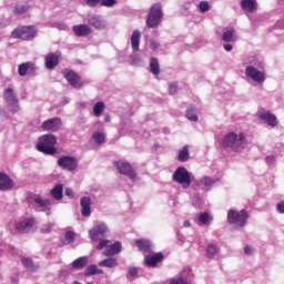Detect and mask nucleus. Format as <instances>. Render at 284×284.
<instances>
[{
    "label": "nucleus",
    "mask_w": 284,
    "mask_h": 284,
    "mask_svg": "<svg viewBox=\"0 0 284 284\" xmlns=\"http://www.w3.org/2000/svg\"><path fill=\"white\" fill-rule=\"evenodd\" d=\"M246 143L247 141L245 140L244 133L237 134L235 132H230L224 135L222 141V148H231V150L239 152V150H243Z\"/></svg>",
    "instance_id": "2"
},
{
    "label": "nucleus",
    "mask_w": 284,
    "mask_h": 284,
    "mask_svg": "<svg viewBox=\"0 0 284 284\" xmlns=\"http://www.w3.org/2000/svg\"><path fill=\"white\" fill-rule=\"evenodd\" d=\"M135 245L142 254H150L152 252V243L150 240L140 239L135 241Z\"/></svg>",
    "instance_id": "20"
},
{
    "label": "nucleus",
    "mask_w": 284,
    "mask_h": 284,
    "mask_svg": "<svg viewBox=\"0 0 284 284\" xmlns=\"http://www.w3.org/2000/svg\"><path fill=\"white\" fill-rule=\"evenodd\" d=\"M104 121H105V123H110V121H111L110 115H105V116H104Z\"/></svg>",
    "instance_id": "59"
},
{
    "label": "nucleus",
    "mask_w": 284,
    "mask_h": 284,
    "mask_svg": "<svg viewBox=\"0 0 284 284\" xmlns=\"http://www.w3.org/2000/svg\"><path fill=\"white\" fill-rule=\"evenodd\" d=\"M173 181L182 185L184 190H187L192 185V179L190 178V172L185 166H179L173 173Z\"/></svg>",
    "instance_id": "5"
},
{
    "label": "nucleus",
    "mask_w": 284,
    "mask_h": 284,
    "mask_svg": "<svg viewBox=\"0 0 284 284\" xmlns=\"http://www.w3.org/2000/svg\"><path fill=\"white\" fill-rule=\"evenodd\" d=\"M100 4L104 8H112V6H116V0H101Z\"/></svg>",
    "instance_id": "45"
},
{
    "label": "nucleus",
    "mask_w": 284,
    "mask_h": 284,
    "mask_svg": "<svg viewBox=\"0 0 284 284\" xmlns=\"http://www.w3.org/2000/svg\"><path fill=\"white\" fill-rule=\"evenodd\" d=\"M253 252H254V248H252V246L246 245V246L244 247V253L247 254L248 256L252 255Z\"/></svg>",
    "instance_id": "52"
},
{
    "label": "nucleus",
    "mask_w": 284,
    "mask_h": 284,
    "mask_svg": "<svg viewBox=\"0 0 284 284\" xmlns=\"http://www.w3.org/2000/svg\"><path fill=\"white\" fill-rule=\"evenodd\" d=\"M150 70L154 74V77H159V74H161V65L159 64V59H150Z\"/></svg>",
    "instance_id": "29"
},
{
    "label": "nucleus",
    "mask_w": 284,
    "mask_h": 284,
    "mask_svg": "<svg viewBox=\"0 0 284 284\" xmlns=\"http://www.w3.org/2000/svg\"><path fill=\"white\" fill-rule=\"evenodd\" d=\"M186 119H189V121H199V116L194 114V108L190 106L186 110Z\"/></svg>",
    "instance_id": "43"
},
{
    "label": "nucleus",
    "mask_w": 284,
    "mask_h": 284,
    "mask_svg": "<svg viewBox=\"0 0 284 284\" xmlns=\"http://www.w3.org/2000/svg\"><path fill=\"white\" fill-rule=\"evenodd\" d=\"M12 39H21L22 41H32L37 37V29L32 26H22L14 29L11 33Z\"/></svg>",
    "instance_id": "3"
},
{
    "label": "nucleus",
    "mask_w": 284,
    "mask_h": 284,
    "mask_svg": "<svg viewBox=\"0 0 284 284\" xmlns=\"http://www.w3.org/2000/svg\"><path fill=\"white\" fill-rule=\"evenodd\" d=\"M22 265L28 270L29 272H37L39 270V266L34 265V262L30 257H23L22 258Z\"/></svg>",
    "instance_id": "33"
},
{
    "label": "nucleus",
    "mask_w": 284,
    "mask_h": 284,
    "mask_svg": "<svg viewBox=\"0 0 284 284\" xmlns=\"http://www.w3.org/2000/svg\"><path fill=\"white\" fill-rule=\"evenodd\" d=\"M200 184L202 185V189L203 190H210V187H212V185H214V180H212L211 178L206 176V178H203L201 181H200Z\"/></svg>",
    "instance_id": "41"
},
{
    "label": "nucleus",
    "mask_w": 284,
    "mask_h": 284,
    "mask_svg": "<svg viewBox=\"0 0 284 284\" xmlns=\"http://www.w3.org/2000/svg\"><path fill=\"white\" fill-rule=\"evenodd\" d=\"M37 67H34V63L31 62H24L19 64L18 67V74L20 77H26L28 74V70L34 71Z\"/></svg>",
    "instance_id": "25"
},
{
    "label": "nucleus",
    "mask_w": 284,
    "mask_h": 284,
    "mask_svg": "<svg viewBox=\"0 0 284 284\" xmlns=\"http://www.w3.org/2000/svg\"><path fill=\"white\" fill-rule=\"evenodd\" d=\"M277 212H280V214H284V201L277 204Z\"/></svg>",
    "instance_id": "53"
},
{
    "label": "nucleus",
    "mask_w": 284,
    "mask_h": 284,
    "mask_svg": "<svg viewBox=\"0 0 284 284\" xmlns=\"http://www.w3.org/2000/svg\"><path fill=\"white\" fill-rule=\"evenodd\" d=\"M104 110H105V103H103L102 101L97 102L93 106L94 116H101Z\"/></svg>",
    "instance_id": "37"
},
{
    "label": "nucleus",
    "mask_w": 284,
    "mask_h": 284,
    "mask_svg": "<svg viewBox=\"0 0 284 284\" xmlns=\"http://www.w3.org/2000/svg\"><path fill=\"white\" fill-rule=\"evenodd\" d=\"M3 99H4L6 103L17 100V94H14V89L12 88V85H9L3 91Z\"/></svg>",
    "instance_id": "30"
},
{
    "label": "nucleus",
    "mask_w": 284,
    "mask_h": 284,
    "mask_svg": "<svg viewBox=\"0 0 284 284\" xmlns=\"http://www.w3.org/2000/svg\"><path fill=\"white\" fill-rule=\"evenodd\" d=\"M140 43H141V32L139 30H134L131 36V48L134 52H139Z\"/></svg>",
    "instance_id": "23"
},
{
    "label": "nucleus",
    "mask_w": 284,
    "mask_h": 284,
    "mask_svg": "<svg viewBox=\"0 0 284 284\" xmlns=\"http://www.w3.org/2000/svg\"><path fill=\"white\" fill-rule=\"evenodd\" d=\"M170 284H192V283L185 282L183 277H179V278H171Z\"/></svg>",
    "instance_id": "48"
},
{
    "label": "nucleus",
    "mask_w": 284,
    "mask_h": 284,
    "mask_svg": "<svg viewBox=\"0 0 284 284\" xmlns=\"http://www.w3.org/2000/svg\"><path fill=\"white\" fill-rule=\"evenodd\" d=\"M63 75L72 88H83V81H81V77H79L77 72L72 70H64Z\"/></svg>",
    "instance_id": "11"
},
{
    "label": "nucleus",
    "mask_w": 284,
    "mask_h": 284,
    "mask_svg": "<svg viewBox=\"0 0 284 284\" xmlns=\"http://www.w3.org/2000/svg\"><path fill=\"white\" fill-rule=\"evenodd\" d=\"M212 221H213V217L207 212L201 213L199 216V222L202 223V225H210Z\"/></svg>",
    "instance_id": "38"
},
{
    "label": "nucleus",
    "mask_w": 284,
    "mask_h": 284,
    "mask_svg": "<svg viewBox=\"0 0 284 284\" xmlns=\"http://www.w3.org/2000/svg\"><path fill=\"white\" fill-rule=\"evenodd\" d=\"M232 49H233L232 44H224V50L226 52H232Z\"/></svg>",
    "instance_id": "57"
},
{
    "label": "nucleus",
    "mask_w": 284,
    "mask_h": 284,
    "mask_svg": "<svg viewBox=\"0 0 284 284\" xmlns=\"http://www.w3.org/2000/svg\"><path fill=\"white\" fill-rule=\"evenodd\" d=\"M94 274H103V270H99L97 264L89 265L84 271V276H94Z\"/></svg>",
    "instance_id": "35"
},
{
    "label": "nucleus",
    "mask_w": 284,
    "mask_h": 284,
    "mask_svg": "<svg viewBox=\"0 0 284 284\" xmlns=\"http://www.w3.org/2000/svg\"><path fill=\"white\" fill-rule=\"evenodd\" d=\"M163 253L159 252L149 257H145L144 264L146 265V267H156V264L163 262Z\"/></svg>",
    "instance_id": "19"
},
{
    "label": "nucleus",
    "mask_w": 284,
    "mask_h": 284,
    "mask_svg": "<svg viewBox=\"0 0 284 284\" xmlns=\"http://www.w3.org/2000/svg\"><path fill=\"white\" fill-rule=\"evenodd\" d=\"M190 225H191V224H190V221H185V222H184V227H190Z\"/></svg>",
    "instance_id": "60"
},
{
    "label": "nucleus",
    "mask_w": 284,
    "mask_h": 284,
    "mask_svg": "<svg viewBox=\"0 0 284 284\" xmlns=\"http://www.w3.org/2000/svg\"><path fill=\"white\" fill-rule=\"evenodd\" d=\"M98 265H99V267L112 268V267H118L119 262L114 257H109V258H105V260L99 262Z\"/></svg>",
    "instance_id": "28"
},
{
    "label": "nucleus",
    "mask_w": 284,
    "mask_h": 284,
    "mask_svg": "<svg viewBox=\"0 0 284 284\" xmlns=\"http://www.w3.org/2000/svg\"><path fill=\"white\" fill-rule=\"evenodd\" d=\"M33 203H36V205H39V207H41L42 212H45V211L52 209L51 207L52 201H50V199H43L39 195L33 199Z\"/></svg>",
    "instance_id": "22"
},
{
    "label": "nucleus",
    "mask_w": 284,
    "mask_h": 284,
    "mask_svg": "<svg viewBox=\"0 0 284 284\" xmlns=\"http://www.w3.org/2000/svg\"><path fill=\"white\" fill-rule=\"evenodd\" d=\"M241 8L242 10H246V12H255L256 0H242Z\"/></svg>",
    "instance_id": "27"
},
{
    "label": "nucleus",
    "mask_w": 284,
    "mask_h": 284,
    "mask_svg": "<svg viewBox=\"0 0 284 284\" xmlns=\"http://www.w3.org/2000/svg\"><path fill=\"white\" fill-rule=\"evenodd\" d=\"M50 230H51L50 225L42 227V232H44L47 234L50 232Z\"/></svg>",
    "instance_id": "58"
},
{
    "label": "nucleus",
    "mask_w": 284,
    "mask_h": 284,
    "mask_svg": "<svg viewBox=\"0 0 284 284\" xmlns=\"http://www.w3.org/2000/svg\"><path fill=\"white\" fill-rule=\"evenodd\" d=\"M113 165H115L120 174H123L124 176H129L131 181H136V171L134 170V168L130 165V163L114 161Z\"/></svg>",
    "instance_id": "8"
},
{
    "label": "nucleus",
    "mask_w": 284,
    "mask_h": 284,
    "mask_svg": "<svg viewBox=\"0 0 284 284\" xmlns=\"http://www.w3.org/2000/svg\"><path fill=\"white\" fill-rule=\"evenodd\" d=\"M219 252V247L214 244H209L206 247V256L207 258H214Z\"/></svg>",
    "instance_id": "40"
},
{
    "label": "nucleus",
    "mask_w": 284,
    "mask_h": 284,
    "mask_svg": "<svg viewBox=\"0 0 284 284\" xmlns=\"http://www.w3.org/2000/svg\"><path fill=\"white\" fill-rule=\"evenodd\" d=\"M64 194L65 196H69V199H74V191L70 187L65 189Z\"/></svg>",
    "instance_id": "50"
},
{
    "label": "nucleus",
    "mask_w": 284,
    "mask_h": 284,
    "mask_svg": "<svg viewBox=\"0 0 284 284\" xmlns=\"http://www.w3.org/2000/svg\"><path fill=\"white\" fill-rule=\"evenodd\" d=\"M72 284H81V282H79V281H74Z\"/></svg>",
    "instance_id": "61"
},
{
    "label": "nucleus",
    "mask_w": 284,
    "mask_h": 284,
    "mask_svg": "<svg viewBox=\"0 0 284 284\" xmlns=\"http://www.w3.org/2000/svg\"><path fill=\"white\" fill-rule=\"evenodd\" d=\"M72 31L75 37H89V34H92V28L88 24H75L73 26Z\"/></svg>",
    "instance_id": "17"
},
{
    "label": "nucleus",
    "mask_w": 284,
    "mask_h": 284,
    "mask_svg": "<svg viewBox=\"0 0 284 284\" xmlns=\"http://www.w3.org/2000/svg\"><path fill=\"white\" fill-rule=\"evenodd\" d=\"M47 70H54V67L59 64V55L55 53H49L44 58Z\"/></svg>",
    "instance_id": "21"
},
{
    "label": "nucleus",
    "mask_w": 284,
    "mask_h": 284,
    "mask_svg": "<svg viewBox=\"0 0 284 284\" xmlns=\"http://www.w3.org/2000/svg\"><path fill=\"white\" fill-rule=\"evenodd\" d=\"M274 161H276V159L274 158V155H268L266 156V163L268 165H272V163H274Z\"/></svg>",
    "instance_id": "54"
},
{
    "label": "nucleus",
    "mask_w": 284,
    "mask_h": 284,
    "mask_svg": "<svg viewBox=\"0 0 284 284\" xmlns=\"http://www.w3.org/2000/svg\"><path fill=\"white\" fill-rule=\"evenodd\" d=\"M178 161L180 163H185L186 161H190V149L187 148V145L183 146V149L180 150Z\"/></svg>",
    "instance_id": "31"
},
{
    "label": "nucleus",
    "mask_w": 284,
    "mask_h": 284,
    "mask_svg": "<svg viewBox=\"0 0 284 284\" xmlns=\"http://www.w3.org/2000/svg\"><path fill=\"white\" fill-rule=\"evenodd\" d=\"M93 141L98 144L101 145L102 143H105V134L103 133H94L92 136Z\"/></svg>",
    "instance_id": "42"
},
{
    "label": "nucleus",
    "mask_w": 284,
    "mask_h": 284,
    "mask_svg": "<svg viewBox=\"0 0 284 284\" xmlns=\"http://www.w3.org/2000/svg\"><path fill=\"white\" fill-rule=\"evenodd\" d=\"M247 219H250V215L245 210H241L240 212L236 210H230L227 213V222L231 225H237V227H244L247 223Z\"/></svg>",
    "instance_id": "4"
},
{
    "label": "nucleus",
    "mask_w": 284,
    "mask_h": 284,
    "mask_svg": "<svg viewBox=\"0 0 284 284\" xmlns=\"http://www.w3.org/2000/svg\"><path fill=\"white\" fill-rule=\"evenodd\" d=\"M81 214L82 216H90L92 214V199L90 196H83L80 199Z\"/></svg>",
    "instance_id": "16"
},
{
    "label": "nucleus",
    "mask_w": 284,
    "mask_h": 284,
    "mask_svg": "<svg viewBox=\"0 0 284 284\" xmlns=\"http://www.w3.org/2000/svg\"><path fill=\"white\" fill-rule=\"evenodd\" d=\"M235 37H236V31L233 28L226 29L222 34V41L230 43V41H234Z\"/></svg>",
    "instance_id": "34"
},
{
    "label": "nucleus",
    "mask_w": 284,
    "mask_h": 284,
    "mask_svg": "<svg viewBox=\"0 0 284 284\" xmlns=\"http://www.w3.org/2000/svg\"><path fill=\"white\" fill-rule=\"evenodd\" d=\"M62 121L61 118H52L49 120H45L42 125L41 129L44 132H59V130H61V125H62Z\"/></svg>",
    "instance_id": "10"
},
{
    "label": "nucleus",
    "mask_w": 284,
    "mask_h": 284,
    "mask_svg": "<svg viewBox=\"0 0 284 284\" xmlns=\"http://www.w3.org/2000/svg\"><path fill=\"white\" fill-rule=\"evenodd\" d=\"M258 118L262 121H265L271 128H276L278 125V120H276V115L271 113L270 111L261 110L258 111Z\"/></svg>",
    "instance_id": "14"
},
{
    "label": "nucleus",
    "mask_w": 284,
    "mask_h": 284,
    "mask_svg": "<svg viewBox=\"0 0 284 284\" xmlns=\"http://www.w3.org/2000/svg\"><path fill=\"white\" fill-rule=\"evenodd\" d=\"M121 250H123L121 242H114L113 244L106 246V248L103 251V256H116V254H121Z\"/></svg>",
    "instance_id": "18"
},
{
    "label": "nucleus",
    "mask_w": 284,
    "mask_h": 284,
    "mask_svg": "<svg viewBox=\"0 0 284 284\" xmlns=\"http://www.w3.org/2000/svg\"><path fill=\"white\" fill-rule=\"evenodd\" d=\"M7 104H8L10 112H12V114H17V112H19V110L21 109L19 106V99L11 100V101L7 102Z\"/></svg>",
    "instance_id": "39"
},
{
    "label": "nucleus",
    "mask_w": 284,
    "mask_h": 284,
    "mask_svg": "<svg viewBox=\"0 0 284 284\" xmlns=\"http://www.w3.org/2000/svg\"><path fill=\"white\" fill-rule=\"evenodd\" d=\"M89 26L95 28V30H103L105 28V22L99 16H93L89 19Z\"/></svg>",
    "instance_id": "24"
},
{
    "label": "nucleus",
    "mask_w": 284,
    "mask_h": 284,
    "mask_svg": "<svg viewBox=\"0 0 284 284\" xmlns=\"http://www.w3.org/2000/svg\"><path fill=\"white\" fill-rule=\"evenodd\" d=\"M14 187V181L10 179L9 174L0 172V192H8Z\"/></svg>",
    "instance_id": "15"
},
{
    "label": "nucleus",
    "mask_w": 284,
    "mask_h": 284,
    "mask_svg": "<svg viewBox=\"0 0 284 284\" xmlns=\"http://www.w3.org/2000/svg\"><path fill=\"white\" fill-rule=\"evenodd\" d=\"M28 10H30V4L28 2L20 3L14 7L16 14H26Z\"/></svg>",
    "instance_id": "36"
},
{
    "label": "nucleus",
    "mask_w": 284,
    "mask_h": 284,
    "mask_svg": "<svg viewBox=\"0 0 284 284\" xmlns=\"http://www.w3.org/2000/svg\"><path fill=\"white\" fill-rule=\"evenodd\" d=\"M87 284H94V282H88Z\"/></svg>",
    "instance_id": "62"
},
{
    "label": "nucleus",
    "mask_w": 284,
    "mask_h": 284,
    "mask_svg": "<svg viewBox=\"0 0 284 284\" xmlns=\"http://www.w3.org/2000/svg\"><path fill=\"white\" fill-rule=\"evenodd\" d=\"M51 196H53L55 201H61V199H63V184H57L51 190Z\"/></svg>",
    "instance_id": "32"
},
{
    "label": "nucleus",
    "mask_w": 284,
    "mask_h": 284,
    "mask_svg": "<svg viewBox=\"0 0 284 284\" xmlns=\"http://www.w3.org/2000/svg\"><path fill=\"white\" fill-rule=\"evenodd\" d=\"M110 243V241H108V240H101L100 242H99V244L97 245V250H99V251H101V250H103L104 247H105V250H108V244Z\"/></svg>",
    "instance_id": "47"
},
{
    "label": "nucleus",
    "mask_w": 284,
    "mask_h": 284,
    "mask_svg": "<svg viewBox=\"0 0 284 284\" xmlns=\"http://www.w3.org/2000/svg\"><path fill=\"white\" fill-rule=\"evenodd\" d=\"M130 276H136L139 274V270L136 267H132L129 270Z\"/></svg>",
    "instance_id": "55"
},
{
    "label": "nucleus",
    "mask_w": 284,
    "mask_h": 284,
    "mask_svg": "<svg viewBox=\"0 0 284 284\" xmlns=\"http://www.w3.org/2000/svg\"><path fill=\"white\" fill-rule=\"evenodd\" d=\"M101 0H87V6H89L90 8H94V6H97V3H99Z\"/></svg>",
    "instance_id": "51"
},
{
    "label": "nucleus",
    "mask_w": 284,
    "mask_h": 284,
    "mask_svg": "<svg viewBox=\"0 0 284 284\" xmlns=\"http://www.w3.org/2000/svg\"><path fill=\"white\" fill-rule=\"evenodd\" d=\"M199 8L200 12H207L210 10V3L207 1H201Z\"/></svg>",
    "instance_id": "46"
},
{
    "label": "nucleus",
    "mask_w": 284,
    "mask_h": 284,
    "mask_svg": "<svg viewBox=\"0 0 284 284\" xmlns=\"http://www.w3.org/2000/svg\"><path fill=\"white\" fill-rule=\"evenodd\" d=\"M71 267H73V270H83V267H88V256L78 257L71 263Z\"/></svg>",
    "instance_id": "26"
},
{
    "label": "nucleus",
    "mask_w": 284,
    "mask_h": 284,
    "mask_svg": "<svg viewBox=\"0 0 284 284\" xmlns=\"http://www.w3.org/2000/svg\"><path fill=\"white\" fill-rule=\"evenodd\" d=\"M57 136L54 134H44L39 138L37 144L38 152L47 154L48 156H54L57 154Z\"/></svg>",
    "instance_id": "1"
},
{
    "label": "nucleus",
    "mask_w": 284,
    "mask_h": 284,
    "mask_svg": "<svg viewBox=\"0 0 284 284\" xmlns=\"http://www.w3.org/2000/svg\"><path fill=\"white\" fill-rule=\"evenodd\" d=\"M59 168L62 170H68V172H74L79 168V160L74 156L64 155L58 160Z\"/></svg>",
    "instance_id": "7"
},
{
    "label": "nucleus",
    "mask_w": 284,
    "mask_h": 284,
    "mask_svg": "<svg viewBox=\"0 0 284 284\" xmlns=\"http://www.w3.org/2000/svg\"><path fill=\"white\" fill-rule=\"evenodd\" d=\"M36 223L37 220L34 217H24L17 223L16 230L19 234H26L28 230H32V227H34Z\"/></svg>",
    "instance_id": "12"
},
{
    "label": "nucleus",
    "mask_w": 284,
    "mask_h": 284,
    "mask_svg": "<svg viewBox=\"0 0 284 284\" xmlns=\"http://www.w3.org/2000/svg\"><path fill=\"white\" fill-rule=\"evenodd\" d=\"M110 230L108 229V224L104 222H97L95 225L89 231V236L91 241H99L101 236H105Z\"/></svg>",
    "instance_id": "9"
},
{
    "label": "nucleus",
    "mask_w": 284,
    "mask_h": 284,
    "mask_svg": "<svg viewBox=\"0 0 284 284\" xmlns=\"http://www.w3.org/2000/svg\"><path fill=\"white\" fill-rule=\"evenodd\" d=\"M245 74H246V77H248L250 79L255 81V83H263V82H265V73L258 71L254 67H246Z\"/></svg>",
    "instance_id": "13"
},
{
    "label": "nucleus",
    "mask_w": 284,
    "mask_h": 284,
    "mask_svg": "<svg viewBox=\"0 0 284 284\" xmlns=\"http://www.w3.org/2000/svg\"><path fill=\"white\" fill-rule=\"evenodd\" d=\"M162 19H163V11L161 9V3H154L150 8V12L146 19L148 28H156V26L161 23Z\"/></svg>",
    "instance_id": "6"
},
{
    "label": "nucleus",
    "mask_w": 284,
    "mask_h": 284,
    "mask_svg": "<svg viewBox=\"0 0 284 284\" xmlns=\"http://www.w3.org/2000/svg\"><path fill=\"white\" fill-rule=\"evenodd\" d=\"M179 92V87L176 83L169 84V94H176Z\"/></svg>",
    "instance_id": "49"
},
{
    "label": "nucleus",
    "mask_w": 284,
    "mask_h": 284,
    "mask_svg": "<svg viewBox=\"0 0 284 284\" xmlns=\"http://www.w3.org/2000/svg\"><path fill=\"white\" fill-rule=\"evenodd\" d=\"M64 239H65V241H68V243H74V239H77V233L72 232V231H68L64 234Z\"/></svg>",
    "instance_id": "44"
},
{
    "label": "nucleus",
    "mask_w": 284,
    "mask_h": 284,
    "mask_svg": "<svg viewBox=\"0 0 284 284\" xmlns=\"http://www.w3.org/2000/svg\"><path fill=\"white\" fill-rule=\"evenodd\" d=\"M150 48H151V50H159V44L154 41H151L150 42Z\"/></svg>",
    "instance_id": "56"
}]
</instances>
